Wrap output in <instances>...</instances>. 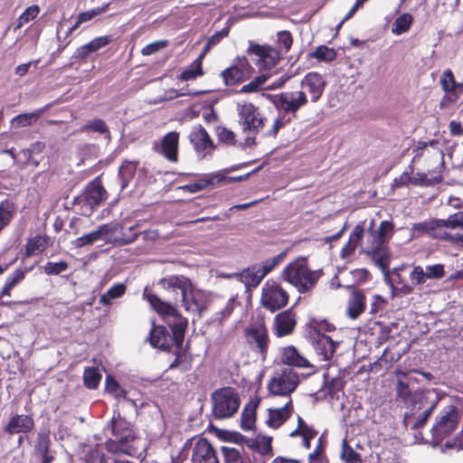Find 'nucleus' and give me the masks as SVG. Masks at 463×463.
Returning <instances> with one entry per match:
<instances>
[{"mask_svg": "<svg viewBox=\"0 0 463 463\" xmlns=\"http://www.w3.org/2000/svg\"><path fill=\"white\" fill-rule=\"evenodd\" d=\"M245 336L250 349L264 361L267 358L270 338L264 318L251 323L245 329Z\"/></svg>", "mask_w": 463, "mask_h": 463, "instance_id": "1a4fd4ad", "label": "nucleus"}, {"mask_svg": "<svg viewBox=\"0 0 463 463\" xmlns=\"http://www.w3.org/2000/svg\"><path fill=\"white\" fill-rule=\"evenodd\" d=\"M188 137L194 149L197 153H202L203 156L212 154L216 149L215 144L202 125L194 126Z\"/></svg>", "mask_w": 463, "mask_h": 463, "instance_id": "f3484780", "label": "nucleus"}, {"mask_svg": "<svg viewBox=\"0 0 463 463\" xmlns=\"http://www.w3.org/2000/svg\"><path fill=\"white\" fill-rule=\"evenodd\" d=\"M101 377V373L96 367L91 366L86 367L84 369L83 383L84 385L90 390H94L99 386Z\"/></svg>", "mask_w": 463, "mask_h": 463, "instance_id": "09e8293b", "label": "nucleus"}, {"mask_svg": "<svg viewBox=\"0 0 463 463\" xmlns=\"http://www.w3.org/2000/svg\"><path fill=\"white\" fill-rule=\"evenodd\" d=\"M442 180L443 176L440 173L429 177L428 174L418 172L411 176V184L414 186H433L441 183Z\"/></svg>", "mask_w": 463, "mask_h": 463, "instance_id": "c03bdc74", "label": "nucleus"}, {"mask_svg": "<svg viewBox=\"0 0 463 463\" xmlns=\"http://www.w3.org/2000/svg\"><path fill=\"white\" fill-rule=\"evenodd\" d=\"M310 325L313 328V335L322 332H333L335 330V325L326 319L313 317L310 319Z\"/></svg>", "mask_w": 463, "mask_h": 463, "instance_id": "0e129e2a", "label": "nucleus"}, {"mask_svg": "<svg viewBox=\"0 0 463 463\" xmlns=\"http://www.w3.org/2000/svg\"><path fill=\"white\" fill-rule=\"evenodd\" d=\"M272 73H262L257 77H255L252 80H250L248 84H245L241 87L240 92L241 93H253L259 91L262 85L268 80Z\"/></svg>", "mask_w": 463, "mask_h": 463, "instance_id": "6e6d98bb", "label": "nucleus"}, {"mask_svg": "<svg viewBox=\"0 0 463 463\" xmlns=\"http://www.w3.org/2000/svg\"><path fill=\"white\" fill-rule=\"evenodd\" d=\"M112 37L109 35H104L95 38L81 48V55H88L91 52L98 51L99 49L105 47L111 43Z\"/></svg>", "mask_w": 463, "mask_h": 463, "instance_id": "5fc2aeb1", "label": "nucleus"}, {"mask_svg": "<svg viewBox=\"0 0 463 463\" xmlns=\"http://www.w3.org/2000/svg\"><path fill=\"white\" fill-rule=\"evenodd\" d=\"M112 432L115 439H109L105 442V449L112 454H126L135 457L137 454L136 446L137 436L132 425L121 417L112 419Z\"/></svg>", "mask_w": 463, "mask_h": 463, "instance_id": "f03ea898", "label": "nucleus"}, {"mask_svg": "<svg viewBox=\"0 0 463 463\" xmlns=\"http://www.w3.org/2000/svg\"><path fill=\"white\" fill-rule=\"evenodd\" d=\"M413 22V17L411 14L404 13L398 16L392 24V32L396 35L402 34L409 31L411 24Z\"/></svg>", "mask_w": 463, "mask_h": 463, "instance_id": "8fccbe9b", "label": "nucleus"}, {"mask_svg": "<svg viewBox=\"0 0 463 463\" xmlns=\"http://www.w3.org/2000/svg\"><path fill=\"white\" fill-rule=\"evenodd\" d=\"M15 203L8 199L0 202V232L9 225L15 213Z\"/></svg>", "mask_w": 463, "mask_h": 463, "instance_id": "a19ab883", "label": "nucleus"}, {"mask_svg": "<svg viewBox=\"0 0 463 463\" xmlns=\"http://www.w3.org/2000/svg\"><path fill=\"white\" fill-rule=\"evenodd\" d=\"M215 133L219 142L226 144L227 146L236 145V136L233 131L228 129L226 127L218 126L215 129Z\"/></svg>", "mask_w": 463, "mask_h": 463, "instance_id": "e2e57ef3", "label": "nucleus"}, {"mask_svg": "<svg viewBox=\"0 0 463 463\" xmlns=\"http://www.w3.org/2000/svg\"><path fill=\"white\" fill-rule=\"evenodd\" d=\"M293 38L288 31H279L277 33L275 44H259L249 41L248 55H255L259 58H281L291 48Z\"/></svg>", "mask_w": 463, "mask_h": 463, "instance_id": "0eeeda50", "label": "nucleus"}, {"mask_svg": "<svg viewBox=\"0 0 463 463\" xmlns=\"http://www.w3.org/2000/svg\"><path fill=\"white\" fill-rule=\"evenodd\" d=\"M212 415L215 420L233 417L241 406L240 393L234 387L224 386L211 394Z\"/></svg>", "mask_w": 463, "mask_h": 463, "instance_id": "39448f33", "label": "nucleus"}, {"mask_svg": "<svg viewBox=\"0 0 463 463\" xmlns=\"http://www.w3.org/2000/svg\"><path fill=\"white\" fill-rule=\"evenodd\" d=\"M147 339L154 348L167 352L171 350L174 344L167 328L165 326H156L154 323Z\"/></svg>", "mask_w": 463, "mask_h": 463, "instance_id": "4be33fe9", "label": "nucleus"}, {"mask_svg": "<svg viewBox=\"0 0 463 463\" xmlns=\"http://www.w3.org/2000/svg\"><path fill=\"white\" fill-rule=\"evenodd\" d=\"M68 268H69V265L65 260H61L59 262L48 261L43 266V270H44V273L47 275H59L61 272L67 270Z\"/></svg>", "mask_w": 463, "mask_h": 463, "instance_id": "774afa93", "label": "nucleus"}, {"mask_svg": "<svg viewBox=\"0 0 463 463\" xmlns=\"http://www.w3.org/2000/svg\"><path fill=\"white\" fill-rule=\"evenodd\" d=\"M274 107L287 114L296 113L308 103L307 94L303 90L283 91L275 95H268Z\"/></svg>", "mask_w": 463, "mask_h": 463, "instance_id": "9b49d317", "label": "nucleus"}, {"mask_svg": "<svg viewBox=\"0 0 463 463\" xmlns=\"http://www.w3.org/2000/svg\"><path fill=\"white\" fill-rule=\"evenodd\" d=\"M297 324V313L290 307L274 317L271 331L275 336L282 338L293 335Z\"/></svg>", "mask_w": 463, "mask_h": 463, "instance_id": "4468645a", "label": "nucleus"}, {"mask_svg": "<svg viewBox=\"0 0 463 463\" xmlns=\"http://www.w3.org/2000/svg\"><path fill=\"white\" fill-rule=\"evenodd\" d=\"M221 452L223 463H249V459L244 457L243 448H235L229 446H222Z\"/></svg>", "mask_w": 463, "mask_h": 463, "instance_id": "58836bf2", "label": "nucleus"}, {"mask_svg": "<svg viewBox=\"0 0 463 463\" xmlns=\"http://www.w3.org/2000/svg\"><path fill=\"white\" fill-rule=\"evenodd\" d=\"M230 32V27L226 26L222 28V30L214 33L207 41L205 45L203 46L201 53L199 54L198 58H203L207 52V51L213 45H216L219 43L224 37L228 35Z\"/></svg>", "mask_w": 463, "mask_h": 463, "instance_id": "bf43d9fd", "label": "nucleus"}, {"mask_svg": "<svg viewBox=\"0 0 463 463\" xmlns=\"http://www.w3.org/2000/svg\"><path fill=\"white\" fill-rule=\"evenodd\" d=\"M179 133L171 131L161 141V154L170 162L178 161Z\"/></svg>", "mask_w": 463, "mask_h": 463, "instance_id": "a878e982", "label": "nucleus"}, {"mask_svg": "<svg viewBox=\"0 0 463 463\" xmlns=\"http://www.w3.org/2000/svg\"><path fill=\"white\" fill-rule=\"evenodd\" d=\"M34 427L35 422L32 415L14 414L10 417L7 424L4 427V431L9 435L29 433Z\"/></svg>", "mask_w": 463, "mask_h": 463, "instance_id": "412c9836", "label": "nucleus"}, {"mask_svg": "<svg viewBox=\"0 0 463 463\" xmlns=\"http://www.w3.org/2000/svg\"><path fill=\"white\" fill-rule=\"evenodd\" d=\"M293 403L292 399L282 407L269 410V419L267 424L273 429H278L283 425L292 415Z\"/></svg>", "mask_w": 463, "mask_h": 463, "instance_id": "bb28decb", "label": "nucleus"}, {"mask_svg": "<svg viewBox=\"0 0 463 463\" xmlns=\"http://www.w3.org/2000/svg\"><path fill=\"white\" fill-rule=\"evenodd\" d=\"M313 345L323 361H329L334 356L336 347L331 336L323 333L313 335Z\"/></svg>", "mask_w": 463, "mask_h": 463, "instance_id": "b1692460", "label": "nucleus"}, {"mask_svg": "<svg viewBox=\"0 0 463 463\" xmlns=\"http://www.w3.org/2000/svg\"><path fill=\"white\" fill-rule=\"evenodd\" d=\"M203 73L202 60H194L188 67L182 70L178 79L184 81L194 80Z\"/></svg>", "mask_w": 463, "mask_h": 463, "instance_id": "37998d69", "label": "nucleus"}, {"mask_svg": "<svg viewBox=\"0 0 463 463\" xmlns=\"http://www.w3.org/2000/svg\"><path fill=\"white\" fill-rule=\"evenodd\" d=\"M272 438L259 436L251 440L250 447L261 455H272Z\"/></svg>", "mask_w": 463, "mask_h": 463, "instance_id": "49530a36", "label": "nucleus"}, {"mask_svg": "<svg viewBox=\"0 0 463 463\" xmlns=\"http://www.w3.org/2000/svg\"><path fill=\"white\" fill-rule=\"evenodd\" d=\"M340 458L345 463H362L363 461L361 455L349 445L346 439L342 441Z\"/></svg>", "mask_w": 463, "mask_h": 463, "instance_id": "864d4df0", "label": "nucleus"}, {"mask_svg": "<svg viewBox=\"0 0 463 463\" xmlns=\"http://www.w3.org/2000/svg\"><path fill=\"white\" fill-rule=\"evenodd\" d=\"M326 447V440L320 436L317 439L315 449L308 455V463H323L326 458L325 451Z\"/></svg>", "mask_w": 463, "mask_h": 463, "instance_id": "4d7b16f0", "label": "nucleus"}, {"mask_svg": "<svg viewBox=\"0 0 463 463\" xmlns=\"http://www.w3.org/2000/svg\"><path fill=\"white\" fill-rule=\"evenodd\" d=\"M51 445L50 430L48 429H42L37 434L34 445L35 453L39 455L51 452Z\"/></svg>", "mask_w": 463, "mask_h": 463, "instance_id": "de8ad7c7", "label": "nucleus"}, {"mask_svg": "<svg viewBox=\"0 0 463 463\" xmlns=\"http://www.w3.org/2000/svg\"><path fill=\"white\" fill-rule=\"evenodd\" d=\"M326 85V80L322 75L317 72H308L300 82L301 88L307 90L310 95V100L312 102L319 100Z\"/></svg>", "mask_w": 463, "mask_h": 463, "instance_id": "aec40b11", "label": "nucleus"}, {"mask_svg": "<svg viewBox=\"0 0 463 463\" xmlns=\"http://www.w3.org/2000/svg\"><path fill=\"white\" fill-rule=\"evenodd\" d=\"M126 286L123 283H117L109 288L99 298V303L103 306H109L113 299L122 297L126 292Z\"/></svg>", "mask_w": 463, "mask_h": 463, "instance_id": "a18cd8bd", "label": "nucleus"}, {"mask_svg": "<svg viewBox=\"0 0 463 463\" xmlns=\"http://www.w3.org/2000/svg\"><path fill=\"white\" fill-rule=\"evenodd\" d=\"M373 261L383 271L389 269L390 258L386 247L383 245H373L371 252Z\"/></svg>", "mask_w": 463, "mask_h": 463, "instance_id": "79ce46f5", "label": "nucleus"}, {"mask_svg": "<svg viewBox=\"0 0 463 463\" xmlns=\"http://www.w3.org/2000/svg\"><path fill=\"white\" fill-rule=\"evenodd\" d=\"M260 400L250 399L243 407L241 417V428L247 431L255 428L257 408L259 407Z\"/></svg>", "mask_w": 463, "mask_h": 463, "instance_id": "7c9ffc66", "label": "nucleus"}, {"mask_svg": "<svg viewBox=\"0 0 463 463\" xmlns=\"http://www.w3.org/2000/svg\"><path fill=\"white\" fill-rule=\"evenodd\" d=\"M192 449V463H220L218 453L206 438H196L187 440Z\"/></svg>", "mask_w": 463, "mask_h": 463, "instance_id": "f8f14e48", "label": "nucleus"}, {"mask_svg": "<svg viewBox=\"0 0 463 463\" xmlns=\"http://www.w3.org/2000/svg\"><path fill=\"white\" fill-rule=\"evenodd\" d=\"M393 223L389 221L381 222L375 236H374V243L378 245H383L387 240L392 236L393 232Z\"/></svg>", "mask_w": 463, "mask_h": 463, "instance_id": "603ef678", "label": "nucleus"}, {"mask_svg": "<svg viewBox=\"0 0 463 463\" xmlns=\"http://www.w3.org/2000/svg\"><path fill=\"white\" fill-rule=\"evenodd\" d=\"M242 180L241 176L239 177H227V176H212L208 180H200L199 182L188 184L183 187L185 191H188L190 193H196L201 190H203L210 185L214 184L217 182L221 181H228V182H233V181H241Z\"/></svg>", "mask_w": 463, "mask_h": 463, "instance_id": "e433bc0d", "label": "nucleus"}, {"mask_svg": "<svg viewBox=\"0 0 463 463\" xmlns=\"http://www.w3.org/2000/svg\"><path fill=\"white\" fill-rule=\"evenodd\" d=\"M289 300V295L280 283L268 279L261 289L260 304L267 310L274 313L285 307Z\"/></svg>", "mask_w": 463, "mask_h": 463, "instance_id": "6e6552de", "label": "nucleus"}, {"mask_svg": "<svg viewBox=\"0 0 463 463\" xmlns=\"http://www.w3.org/2000/svg\"><path fill=\"white\" fill-rule=\"evenodd\" d=\"M109 225L112 226L111 224ZM113 226L118 227V229L113 232L120 231V237L115 238L114 240L115 242H118L119 245L130 244L134 242L139 235L140 225L138 223H136L135 225L130 226L128 229H125L122 225L119 224H114Z\"/></svg>", "mask_w": 463, "mask_h": 463, "instance_id": "4c0bfd02", "label": "nucleus"}, {"mask_svg": "<svg viewBox=\"0 0 463 463\" xmlns=\"http://www.w3.org/2000/svg\"><path fill=\"white\" fill-rule=\"evenodd\" d=\"M424 273L427 279H440L445 276V267L443 264L428 265Z\"/></svg>", "mask_w": 463, "mask_h": 463, "instance_id": "338daca9", "label": "nucleus"}, {"mask_svg": "<svg viewBox=\"0 0 463 463\" xmlns=\"http://www.w3.org/2000/svg\"><path fill=\"white\" fill-rule=\"evenodd\" d=\"M175 359L170 364L168 370L180 369L183 372L190 371L193 367V355L186 348L176 347L174 351Z\"/></svg>", "mask_w": 463, "mask_h": 463, "instance_id": "2f4dec72", "label": "nucleus"}, {"mask_svg": "<svg viewBox=\"0 0 463 463\" xmlns=\"http://www.w3.org/2000/svg\"><path fill=\"white\" fill-rule=\"evenodd\" d=\"M180 302L183 304L186 311L200 313L203 309V303L194 297L193 290L191 293L185 294V298L181 299Z\"/></svg>", "mask_w": 463, "mask_h": 463, "instance_id": "052dcab7", "label": "nucleus"}, {"mask_svg": "<svg viewBox=\"0 0 463 463\" xmlns=\"http://www.w3.org/2000/svg\"><path fill=\"white\" fill-rule=\"evenodd\" d=\"M404 267H399L393 269L392 271V279L395 284H397L396 291L399 295L407 296L413 292L414 288L409 283L404 282L400 271L403 270Z\"/></svg>", "mask_w": 463, "mask_h": 463, "instance_id": "3c124183", "label": "nucleus"}, {"mask_svg": "<svg viewBox=\"0 0 463 463\" xmlns=\"http://www.w3.org/2000/svg\"><path fill=\"white\" fill-rule=\"evenodd\" d=\"M107 6L108 5H104L102 7H98V8H94V9L80 13L78 15L75 24H73L71 27H69L66 30H64L63 40L66 41L68 36L71 33H73L75 30H77L81 24L88 22V21L91 20L92 18H94L96 15H99V14L104 13L107 10Z\"/></svg>", "mask_w": 463, "mask_h": 463, "instance_id": "ea45409f", "label": "nucleus"}, {"mask_svg": "<svg viewBox=\"0 0 463 463\" xmlns=\"http://www.w3.org/2000/svg\"><path fill=\"white\" fill-rule=\"evenodd\" d=\"M366 308V297L362 289L353 288L347 301L346 315L351 319L358 318Z\"/></svg>", "mask_w": 463, "mask_h": 463, "instance_id": "5701e85b", "label": "nucleus"}, {"mask_svg": "<svg viewBox=\"0 0 463 463\" xmlns=\"http://www.w3.org/2000/svg\"><path fill=\"white\" fill-rule=\"evenodd\" d=\"M118 229L117 226H110L109 224H103L98 227V229L92 232L85 234L81 237L77 238L72 241L75 248H82L87 245H92L99 240H101L103 235L111 233Z\"/></svg>", "mask_w": 463, "mask_h": 463, "instance_id": "cd10ccee", "label": "nucleus"}, {"mask_svg": "<svg viewBox=\"0 0 463 463\" xmlns=\"http://www.w3.org/2000/svg\"><path fill=\"white\" fill-rule=\"evenodd\" d=\"M437 402L438 401L428 402L426 398H421L417 407V411L411 415H406L405 421L407 424H410L413 430L423 427L434 411Z\"/></svg>", "mask_w": 463, "mask_h": 463, "instance_id": "a211bd4d", "label": "nucleus"}, {"mask_svg": "<svg viewBox=\"0 0 463 463\" xmlns=\"http://www.w3.org/2000/svg\"><path fill=\"white\" fill-rule=\"evenodd\" d=\"M235 276L247 288H256L264 279V275H262L260 269V264H253L244 269L241 272L237 273Z\"/></svg>", "mask_w": 463, "mask_h": 463, "instance_id": "c756f323", "label": "nucleus"}, {"mask_svg": "<svg viewBox=\"0 0 463 463\" xmlns=\"http://www.w3.org/2000/svg\"><path fill=\"white\" fill-rule=\"evenodd\" d=\"M322 274L321 270L310 269L307 260L299 258L284 268L281 278L294 286L299 293H307L315 288Z\"/></svg>", "mask_w": 463, "mask_h": 463, "instance_id": "f257e3e1", "label": "nucleus"}, {"mask_svg": "<svg viewBox=\"0 0 463 463\" xmlns=\"http://www.w3.org/2000/svg\"><path fill=\"white\" fill-rule=\"evenodd\" d=\"M286 252H281L277 256L267 259L260 264V269L264 277L271 272L278 265H279L285 259Z\"/></svg>", "mask_w": 463, "mask_h": 463, "instance_id": "680f3d73", "label": "nucleus"}, {"mask_svg": "<svg viewBox=\"0 0 463 463\" xmlns=\"http://www.w3.org/2000/svg\"><path fill=\"white\" fill-rule=\"evenodd\" d=\"M143 298L159 315L174 317L173 323L169 325L172 331L171 337L174 343L173 345H175L176 347H182L188 325L187 319L181 317L173 305L163 301L153 292H148L146 288L144 291Z\"/></svg>", "mask_w": 463, "mask_h": 463, "instance_id": "7ed1b4c3", "label": "nucleus"}, {"mask_svg": "<svg viewBox=\"0 0 463 463\" xmlns=\"http://www.w3.org/2000/svg\"><path fill=\"white\" fill-rule=\"evenodd\" d=\"M139 165V160H123L119 168L118 176L120 180L121 190L127 188L130 181L135 177L137 169Z\"/></svg>", "mask_w": 463, "mask_h": 463, "instance_id": "72a5a7b5", "label": "nucleus"}, {"mask_svg": "<svg viewBox=\"0 0 463 463\" xmlns=\"http://www.w3.org/2000/svg\"><path fill=\"white\" fill-rule=\"evenodd\" d=\"M254 70L247 62L232 65L222 71V78L227 86H234L249 80Z\"/></svg>", "mask_w": 463, "mask_h": 463, "instance_id": "6ab92c4d", "label": "nucleus"}, {"mask_svg": "<svg viewBox=\"0 0 463 463\" xmlns=\"http://www.w3.org/2000/svg\"><path fill=\"white\" fill-rule=\"evenodd\" d=\"M443 227H445L444 220L435 219L414 223L412 225V230L419 233H427L431 236H439L440 238H445V232L437 233V231Z\"/></svg>", "mask_w": 463, "mask_h": 463, "instance_id": "c9c22d12", "label": "nucleus"}, {"mask_svg": "<svg viewBox=\"0 0 463 463\" xmlns=\"http://www.w3.org/2000/svg\"><path fill=\"white\" fill-rule=\"evenodd\" d=\"M238 123L243 133L247 134L245 144L248 146L257 145L256 135L263 130L267 118L260 108L251 102H244L237 105Z\"/></svg>", "mask_w": 463, "mask_h": 463, "instance_id": "20e7f679", "label": "nucleus"}, {"mask_svg": "<svg viewBox=\"0 0 463 463\" xmlns=\"http://www.w3.org/2000/svg\"><path fill=\"white\" fill-rule=\"evenodd\" d=\"M440 84L445 91V95L440 101V108L443 109L449 107L458 99L463 93V85L456 81L454 74L450 70L443 72Z\"/></svg>", "mask_w": 463, "mask_h": 463, "instance_id": "2eb2a0df", "label": "nucleus"}, {"mask_svg": "<svg viewBox=\"0 0 463 463\" xmlns=\"http://www.w3.org/2000/svg\"><path fill=\"white\" fill-rule=\"evenodd\" d=\"M108 197V193L101 184L99 177L91 181L85 188L82 194L76 198L78 203H83L89 207V214H91L93 210L104 202Z\"/></svg>", "mask_w": 463, "mask_h": 463, "instance_id": "ddd939ff", "label": "nucleus"}, {"mask_svg": "<svg viewBox=\"0 0 463 463\" xmlns=\"http://www.w3.org/2000/svg\"><path fill=\"white\" fill-rule=\"evenodd\" d=\"M158 284L166 291L175 294V301H180L185 298V294L191 293V280L182 275H172L162 278Z\"/></svg>", "mask_w": 463, "mask_h": 463, "instance_id": "dca6fc26", "label": "nucleus"}, {"mask_svg": "<svg viewBox=\"0 0 463 463\" xmlns=\"http://www.w3.org/2000/svg\"><path fill=\"white\" fill-rule=\"evenodd\" d=\"M297 428L291 431L289 436L291 438L300 437L302 439V446L309 449L311 447V440L317 435L318 431L314 428L308 426L301 416L297 418Z\"/></svg>", "mask_w": 463, "mask_h": 463, "instance_id": "c85d7f7f", "label": "nucleus"}, {"mask_svg": "<svg viewBox=\"0 0 463 463\" xmlns=\"http://www.w3.org/2000/svg\"><path fill=\"white\" fill-rule=\"evenodd\" d=\"M460 420L459 411L457 406L449 404L445 406L436 416L431 431V442L440 444L449 437L457 429Z\"/></svg>", "mask_w": 463, "mask_h": 463, "instance_id": "423d86ee", "label": "nucleus"}, {"mask_svg": "<svg viewBox=\"0 0 463 463\" xmlns=\"http://www.w3.org/2000/svg\"><path fill=\"white\" fill-rule=\"evenodd\" d=\"M33 266L25 269H16L7 279L0 292V298L4 297H10L13 288L20 284L24 279L26 273L31 271Z\"/></svg>", "mask_w": 463, "mask_h": 463, "instance_id": "f704fd0d", "label": "nucleus"}, {"mask_svg": "<svg viewBox=\"0 0 463 463\" xmlns=\"http://www.w3.org/2000/svg\"><path fill=\"white\" fill-rule=\"evenodd\" d=\"M281 361L284 364L298 367L310 368L314 366L294 345H287L281 351Z\"/></svg>", "mask_w": 463, "mask_h": 463, "instance_id": "393cba45", "label": "nucleus"}, {"mask_svg": "<svg viewBox=\"0 0 463 463\" xmlns=\"http://www.w3.org/2000/svg\"><path fill=\"white\" fill-rule=\"evenodd\" d=\"M37 119L38 115L35 113L19 114L12 119V125L14 128L27 127L32 125Z\"/></svg>", "mask_w": 463, "mask_h": 463, "instance_id": "69168bd1", "label": "nucleus"}, {"mask_svg": "<svg viewBox=\"0 0 463 463\" xmlns=\"http://www.w3.org/2000/svg\"><path fill=\"white\" fill-rule=\"evenodd\" d=\"M50 245V238L46 235H36L28 239L25 244L24 253L23 254V260L37 253L43 252Z\"/></svg>", "mask_w": 463, "mask_h": 463, "instance_id": "473e14b6", "label": "nucleus"}, {"mask_svg": "<svg viewBox=\"0 0 463 463\" xmlns=\"http://www.w3.org/2000/svg\"><path fill=\"white\" fill-rule=\"evenodd\" d=\"M299 383V376L292 368L287 367L277 372L268 383V390L275 396L290 395Z\"/></svg>", "mask_w": 463, "mask_h": 463, "instance_id": "9d476101", "label": "nucleus"}, {"mask_svg": "<svg viewBox=\"0 0 463 463\" xmlns=\"http://www.w3.org/2000/svg\"><path fill=\"white\" fill-rule=\"evenodd\" d=\"M39 13L40 7L37 5H33L27 7L17 19L16 24L14 26V31L20 29L25 24L36 18Z\"/></svg>", "mask_w": 463, "mask_h": 463, "instance_id": "13d9d810", "label": "nucleus"}]
</instances>
